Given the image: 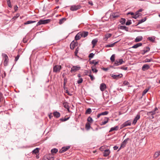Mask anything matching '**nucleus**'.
I'll use <instances>...</instances> for the list:
<instances>
[{"instance_id":"1","label":"nucleus","mask_w":160,"mask_h":160,"mask_svg":"<svg viewBox=\"0 0 160 160\" xmlns=\"http://www.w3.org/2000/svg\"><path fill=\"white\" fill-rule=\"evenodd\" d=\"M158 108H156L153 111L148 112L147 115L149 116L150 118L153 119L154 118V115L156 113H158Z\"/></svg>"},{"instance_id":"2","label":"nucleus","mask_w":160,"mask_h":160,"mask_svg":"<svg viewBox=\"0 0 160 160\" xmlns=\"http://www.w3.org/2000/svg\"><path fill=\"white\" fill-rule=\"evenodd\" d=\"M120 14L118 12H112L110 15V17L112 19H114L119 17Z\"/></svg>"},{"instance_id":"3","label":"nucleus","mask_w":160,"mask_h":160,"mask_svg":"<svg viewBox=\"0 0 160 160\" xmlns=\"http://www.w3.org/2000/svg\"><path fill=\"white\" fill-rule=\"evenodd\" d=\"M50 21V19L40 20L37 23V25H39L41 24H45L48 23Z\"/></svg>"},{"instance_id":"4","label":"nucleus","mask_w":160,"mask_h":160,"mask_svg":"<svg viewBox=\"0 0 160 160\" xmlns=\"http://www.w3.org/2000/svg\"><path fill=\"white\" fill-rule=\"evenodd\" d=\"M81 8V6L79 5H74L70 7V9L72 11H75L80 9Z\"/></svg>"},{"instance_id":"5","label":"nucleus","mask_w":160,"mask_h":160,"mask_svg":"<svg viewBox=\"0 0 160 160\" xmlns=\"http://www.w3.org/2000/svg\"><path fill=\"white\" fill-rule=\"evenodd\" d=\"M61 68V66L60 65H55L53 67V71L55 72H59L60 71Z\"/></svg>"},{"instance_id":"6","label":"nucleus","mask_w":160,"mask_h":160,"mask_svg":"<svg viewBox=\"0 0 160 160\" xmlns=\"http://www.w3.org/2000/svg\"><path fill=\"white\" fill-rule=\"evenodd\" d=\"M2 56L4 59L3 64L4 66H7L8 61V57L7 55L5 53H2Z\"/></svg>"},{"instance_id":"7","label":"nucleus","mask_w":160,"mask_h":160,"mask_svg":"<svg viewBox=\"0 0 160 160\" xmlns=\"http://www.w3.org/2000/svg\"><path fill=\"white\" fill-rule=\"evenodd\" d=\"M130 139L129 138H127L125 139L122 143L121 146L119 149V150L121 148H124L125 146L128 143V142L129 140Z\"/></svg>"},{"instance_id":"8","label":"nucleus","mask_w":160,"mask_h":160,"mask_svg":"<svg viewBox=\"0 0 160 160\" xmlns=\"http://www.w3.org/2000/svg\"><path fill=\"white\" fill-rule=\"evenodd\" d=\"M81 67L78 66H73L71 68V72L72 73L75 72L80 69Z\"/></svg>"},{"instance_id":"9","label":"nucleus","mask_w":160,"mask_h":160,"mask_svg":"<svg viewBox=\"0 0 160 160\" xmlns=\"http://www.w3.org/2000/svg\"><path fill=\"white\" fill-rule=\"evenodd\" d=\"M124 62L123 60L122 59H119L118 60H116L115 61L114 65L115 66H117L122 64Z\"/></svg>"},{"instance_id":"10","label":"nucleus","mask_w":160,"mask_h":160,"mask_svg":"<svg viewBox=\"0 0 160 160\" xmlns=\"http://www.w3.org/2000/svg\"><path fill=\"white\" fill-rule=\"evenodd\" d=\"M131 124V122L130 120H128L124 122L123 124L121 126V128L123 127L130 126Z\"/></svg>"},{"instance_id":"11","label":"nucleus","mask_w":160,"mask_h":160,"mask_svg":"<svg viewBox=\"0 0 160 160\" xmlns=\"http://www.w3.org/2000/svg\"><path fill=\"white\" fill-rule=\"evenodd\" d=\"M110 76L113 78L114 79H117L119 78H122L123 75L122 74H120L118 75H114L113 74H111Z\"/></svg>"},{"instance_id":"12","label":"nucleus","mask_w":160,"mask_h":160,"mask_svg":"<svg viewBox=\"0 0 160 160\" xmlns=\"http://www.w3.org/2000/svg\"><path fill=\"white\" fill-rule=\"evenodd\" d=\"M107 88L106 85L104 83H101L100 86V89L102 92L103 91Z\"/></svg>"},{"instance_id":"13","label":"nucleus","mask_w":160,"mask_h":160,"mask_svg":"<svg viewBox=\"0 0 160 160\" xmlns=\"http://www.w3.org/2000/svg\"><path fill=\"white\" fill-rule=\"evenodd\" d=\"M70 148V147L69 146H67L66 147H62L61 149L59 151V152L60 153H62L67 150L68 149Z\"/></svg>"},{"instance_id":"14","label":"nucleus","mask_w":160,"mask_h":160,"mask_svg":"<svg viewBox=\"0 0 160 160\" xmlns=\"http://www.w3.org/2000/svg\"><path fill=\"white\" fill-rule=\"evenodd\" d=\"M140 115L138 114H137L136 117L134 118L132 124L134 125L135 124L136 122H137V121L140 119Z\"/></svg>"},{"instance_id":"15","label":"nucleus","mask_w":160,"mask_h":160,"mask_svg":"<svg viewBox=\"0 0 160 160\" xmlns=\"http://www.w3.org/2000/svg\"><path fill=\"white\" fill-rule=\"evenodd\" d=\"M104 151L103 152V156L104 157L108 156L110 152V150L108 149H106L104 150Z\"/></svg>"},{"instance_id":"16","label":"nucleus","mask_w":160,"mask_h":160,"mask_svg":"<svg viewBox=\"0 0 160 160\" xmlns=\"http://www.w3.org/2000/svg\"><path fill=\"white\" fill-rule=\"evenodd\" d=\"M81 35V37L83 38H85L87 37L88 35V32L87 31H83L80 32Z\"/></svg>"},{"instance_id":"17","label":"nucleus","mask_w":160,"mask_h":160,"mask_svg":"<svg viewBox=\"0 0 160 160\" xmlns=\"http://www.w3.org/2000/svg\"><path fill=\"white\" fill-rule=\"evenodd\" d=\"M150 68V67L149 65L148 64H144V65L142 68V69L143 71H145V70H148Z\"/></svg>"},{"instance_id":"18","label":"nucleus","mask_w":160,"mask_h":160,"mask_svg":"<svg viewBox=\"0 0 160 160\" xmlns=\"http://www.w3.org/2000/svg\"><path fill=\"white\" fill-rule=\"evenodd\" d=\"M112 36V34L111 33H107L106 34L104 38V40L105 41H107L108 39L110 38Z\"/></svg>"},{"instance_id":"19","label":"nucleus","mask_w":160,"mask_h":160,"mask_svg":"<svg viewBox=\"0 0 160 160\" xmlns=\"http://www.w3.org/2000/svg\"><path fill=\"white\" fill-rule=\"evenodd\" d=\"M142 37L141 36H139L137 37L135 39V42H138L140 41H141V40H142Z\"/></svg>"},{"instance_id":"20","label":"nucleus","mask_w":160,"mask_h":160,"mask_svg":"<svg viewBox=\"0 0 160 160\" xmlns=\"http://www.w3.org/2000/svg\"><path fill=\"white\" fill-rule=\"evenodd\" d=\"M64 107L67 109L68 111L69 112V107L68 105V104L67 102H64L63 103Z\"/></svg>"},{"instance_id":"21","label":"nucleus","mask_w":160,"mask_h":160,"mask_svg":"<svg viewBox=\"0 0 160 160\" xmlns=\"http://www.w3.org/2000/svg\"><path fill=\"white\" fill-rule=\"evenodd\" d=\"M142 43H139L133 45L132 47V48H136L138 47L141 46L142 45Z\"/></svg>"},{"instance_id":"22","label":"nucleus","mask_w":160,"mask_h":160,"mask_svg":"<svg viewBox=\"0 0 160 160\" xmlns=\"http://www.w3.org/2000/svg\"><path fill=\"white\" fill-rule=\"evenodd\" d=\"M81 35L80 32L78 33L75 37V39L76 40H79L81 38Z\"/></svg>"},{"instance_id":"23","label":"nucleus","mask_w":160,"mask_h":160,"mask_svg":"<svg viewBox=\"0 0 160 160\" xmlns=\"http://www.w3.org/2000/svg\"><path fill=\"white\" fill-rule=\"evenodd\" d=\"M98 41V40L97 38L93 39L92 41V43L93 45V47H94Z\"/></svg>"},{"instance_id":"24","label":"nucleus","mask_w":160,"mask_h":160,"mask_svg":"<svg viewBox=\"0 0 160 160\" xmlns=\"http://www.w3.org/2000/svg\"><path fill=\"white\" fill-rule=\"evenodd\" d=\"M118 128H119V127L118 126H116L115 127H112L111 128L110 130L109 131V132H110L113 131L117 130H118Z\"/></svg>"},{"instance_id":"25","label":"nucleus","mask_w":160,"mask_h":160,"mask_svg":"<svg viewBox=\"0 0 160 160\" xmlns=\"http://www.w3.org/2000/svg\"><path fill=\"white\" fill-rule=\"evenodd\" d=\"M53 116L54 117L57 118H58L60 117V113L57 112H53Z\"/></svg>"},{"instance_id":"26","label":"nucleus","mask_w":160,"mask_h":160,"mask_svg":"<svg viewBox=\"0 0 160 160\" xmlns=\"http://www.w3.org/2000/svg\"><path fill=\"white\" fill-rule=\"evenodd\" d=\"M98 62L96 61V60H93L90 62V63L91 64H93V65L92 66H95L96 67V65L98 64Z\"/></svg>"},{"instance_id":"27","label":"nucleus","mask_w":160,"mask_h":160,"mask_svg":"<svg viewBox=\"0 0 160 160\" xmlns=\"http://www.w3.org/2000/svg\"><path fill=\"white\" fill-rule=\"evenodd\" d=\"M159 155H160V151H158L155 153L154 157L155 158H157Z\"/></svg>"},{"instance_id":"28","label":"nucleus","mask_w":160,"mask_h":160,"mask_svg":"<svg viewBox=\"0 0 160 160\" xmlns=\"http://www.w3.org/2000/svg\"><path fill=\"white\" fill-rule=\"evenodd\" d=\"M118 42H116L111 44H107L105 46V47L107 48L112 47L114 46L115 44Z\"/></svg>"},{"instance_id":"29","label":"nucleus","mask_w":160,"mask_h":160,"mask_svg":"<svg viewBox=\"0 0 160 160\" xmlns=\"http://www.w3.org/2000/svg\"><path fill=\"white\" fill-rule=\"evenodd\" d=\"M105 118L106 120H105L104 121L102 122L101 123V125H104L108 122L109 118Z\"/></svg>"},{"instance_id":"30","label":"nucleus","mask_w":160,"mask_h":160,"mask_svg":"<svg viewBox=\"0 0 160 160\" xmlns=\"http://www.w3.org/2000/svg\"><path fill=\"white\" fill-rule=\"evenodd\" d=\"M91 72L90 71L88 74L87 75L90 77V79L92 81H93L95 79L94 77L91 74Z\"/></svg>"},{"instance_id":"31","label":"nucleus","mask_w":160,"mask_h":160,"mask_svg":"<svg viewBox=\"0 0 160 160\" xmlns=\"http://www.w3.org/2000/svg\"><path fill=\"white\" fill-rule=\"evenodd\" d=\"M146 20V18H143L140 20H139L137 24V25H138L144 22Z\"/></svg>"},{"instance_id":"32","label":"nucleus","mask_w":160,"mask_h":160,"mask_svg":"<svg viewBox=\"0 0 160 160\" xmlns=\"http://www.w3.org/2000/svg\"><path fill=\"white\" fill-rule=\"evenodd\" d=\"M92 70L94 72L96 73L98 72V70L96 69V67L95 66H92Z\"/></svg>"},{"instance_id":"33","label":"nucleus","mask_w":160,"mask_h":160,"mask_svg":"<svg viewBox=\"0 0 160 160\" xmlns=\"http://www.w3.org/2000/svg\"><path fill=\"white\" fill-rule=\"evenodd\" d=\"M120 29L122 30H125L126 31H128V28L125 26H121L120 28Z\"/></svg>"},{"instance_id":"34","label":"nucleus","mask_w":160,"mask_h":160,"mask_svg":"<svg viewBox=\"0 0 160 160\" xmlns=\"http://www.w3.org/2000/svg\"><path fill=\"white\" fill-rule=\"evenodd\" d=\"M90 123H87L85 125L86 128L87 130H89L90 128Z\"/></svg>"},{"instance_id":"35","label":"nucleus","mask_w":160,"mask_h":160,"mask_svg":"<svg viewBox=\"0 0 160 160\" xmlns=\"http://www.w3.org/2000/svg\"><path fill=\"white\" fill-rule=\"evenodd\" d=\"M88 123H92L93 122V120L92 119V118L90 117H89L88 118Z\"/></svg>"},{"instance_id":"36","label":"nucleus","mask_w":160,"mask_h":160,"mask_svg":"<svg viewBox=\"0 0 160 160\" xmlns=\"http://www.w3.org/2000/svg\"><path fill=\"white\" fill-rule=\"evenodd\" d=\"M125 22L126 19L124 18H122L120 21V22L122 25L125 23Z\"/></svg>"},{"instance_id":"37","label":"nucleus","mask_w":160,"mask_h":160,"mask_svg":"<svg viewBox=\"0 0 160 160\" xmlns=\"http://www.w3.org/2000/svg\"><path fill=\"white\" fill-rule=\"evenodd\" d=\"M150 50V48L148 47H146L143 50V54H145L146 52H148Z\"/></svg>"},{"instance_id":"38","label":"nucleus","mask_w":160,"mask_h":160,"mask_svg":"<svg viewBox=\"0 0 160 160\" xmlns=\"http://www.w3.org/2000/svg\"><path fill=\"white\" fill-rule=\"evenodd\" d=\"M150 88H148V89L147 88V89H144L142 93V95L143 96L146 93L148 92V91L149 89Z\"/></svg>"},{"instance_id":"39","label":"nucleus","mask_w":160,"mask_h":160,"mask_svg":"<svg viewBox=\"0 0 160 160\" xmlns=\"http://www.w3.org/2000/svg\"><path fill=\"white\" fill-rule=\"evenodd\" d=\"M66 20V19L65 18H63L59 20V23L60 24H62L64 21H65Z\"/></svg>"},{"instance_id":"40","label":"nucleus","mask_w":160,"mask_h":160,"mask_svg":"<svg viewBox=\"0 0 160 160\" xmlns=\"http://www.w3.org/2000/svg\"><path fill=\"white\" fill-rule=\"evenodd\" d=\"M91 112H92L91 109L90 108H88L86 111L85 113L87 114H89Z\"/></svg>"},{"instance_id":"41","label":"nucleus","mask_w":160,"mask_h":160,"mask_svg":"<svg viewBox=\"0 0 160 160\" xmlns=\"http://www.w3.org/2000/svg\"><path fill=\"white\" fill-rule=\"evenodd\" d=\"M39 152V150L38 148H36L33 150L32 151V152L33 154H37Z\"/></svg>"},{"instance_id":"42","label":"nucleus","mask_w":160,"mask_h":160,"mask_svg":"<svg viewBox=\"0 0 160 160\" xmlns=\"http://www.w3.org/2000/svg\"><path fill=\"white\" fill-rule=\"evenodd\" d=\"M115 55L113 54L112 55L111 57L110 58V60L112 62H113L115 61Z\"/></svg>"},{"instance_id":"43","label":"nucleus","mask_w":160,"mask_h":160,"mask_svg":"<svg viewBox=\"0 0 160 160\" xmlns=\"http://www.w3.org/2000/svg\"><path fill=\"white\" fill-rule=\"evenodd\" d=\"M36 22L35 21H28L24 23L25 24H28Z\"/></svg>"},{"instance_id":"44","label":"nucleus","mask_w":160,"mask_h":160,"mask_svg":"<svg viewBox=\"0 0 160 160\" xmlns=\"http://www.w3.org/2000/svg\"><path fill=\"white\" fill-rule=\"evenodd\" d=\"M58 151V150L56 148H53L51 150V152L52 153H56Z\"/></svg>"},{"instance_id":"45","label":"nucleus","mask_w":160,"mask_h":160,"mask_svg":"<svg viewBox=\"0 0 160 160\" xmlns=\"http://www.w3.org/2000/svg\"><path fill=\"white\" fill-rule=\"evenodd\" d=\"M148 39L151 41L153 42L155 41V38L152 37H149L148 38Z\"/></svg>"},{"instance_id":"46","label":"nucleus","mask_w":160,"mask_h":160,"mask_svg":"<svg viewBox=\"0 0 160 160\" xmlns=\"http://www.w3.org/2000/svg\"><path fill=\"white\" fill-rule=\"evenodd\" d=\"M132 24V22L131 20H128L126 23V25H129Z\"/></svg>"},{"instance_id":"47","label":"nucleus","mask_w":160,"mask_h":160,"mask_svg":"<svg viewBox=\"0 0 160 160\" xmlns=\"http://www.w3.org/2000/svg\"><path fill=\"white\" fill-rule=\"evenodd\" d=\"M76 44H77L76 43L74 44V42H72L70 44L71 48L72 49H72H73L75 47V45H76Z\"/></svg>"},{"instance_id":"48","label":"nucleus","mask_w":160,"mask_h":160,"mask_svg":"<svg viewBox=\"0 0 160 160\" xmlns=\"http://www.w3.org/2000/svg\"><path fill=\"white\" fill-rule=\"evenodd\" d=\"M7 4L8 5V6L10 8H11L12 7L11 1L10 0H7Z\"/></svg>"},{"instance_id":"49","label":"nucleus","mask_w":160,"mask_h":160,"mask_svg":"<svg viewBox=\"0 0 160 160\" xmlns=\"http://www.w3.org/2000/svg\"><path fill=\"white\" fill-rule=\"evenodd\" d=\"M108 113V112L107 111H106L104 112L101 113V116L106 115H107Z\"/></svg>"},{"instance_id":"50","label":"nucleus","mask_w":160,"mask_h":160,"mask_svg":"<svg viewBox=\"0 0 160 160\" xmlns=\"http://www.w3.org/2000/svg\"><path fill=\"white\" fill-rule=\"evenodd\" d=\"M83 81V79L82 78H80L77 81L78 83L79 84L81 83Z\"/></svg>"},{"instance_id":"51","label":"nucleus","mask_w":160,"mask_h":160,"mask_svg":"<svg viewBox=\"0 0 160 160\" xmlns=\"http://www.w3.org/2000/svg\"><path fill=\"white\" fill-rule=\"evenodd\" d=\"M151 61V59L148 58H146L144 61V62H150Z\"/></svg>"},{"instance_id":"52","label":"nucleus","mask_w":160,"mask_h":160,"mask_svg":"<svg viewBox=\"0 0 160 160\" xmlns=\"http://www.w3.org/2000/svg\"><path fill=\"white\" fill-rule=\"evenodd\" d=\"M123 84L124 85H129V83L127 81H124L123 82Z\"/></svg>"},{"instance_id":"53","label":"nucleus","mask_w":160,"mask_h":160,"mask_svg":"<svg viewBox=\"0 0 160 160\" xmlns=\"http://www.w3.org/2000/svg\"><path fill=\"white\" fill-rule=\"evenodd\" d=\"M94 56V54L93 53H91L89 54V57L91 58H92Z\"/></svg>"},{"instance_id":"54","label":"nucleus","mask_w":160,"mask_h":160,"mask_svg":"<svg viewBox=\"0 0 160 160\" xmlns=\"http://www.w3.org/2000/svg\"><path fill=\"white\" fill-rule=\"evenodd\" d=\"M135 14L138 17L141 15V13H140L138 11L136 12Z\"/></svg>"},{"instance_id":"55","label":"nucleus","mask_w":160,"mask_h":160,"mask_svg":"<svg viewBox=\"0 0 160 160\" xmlns=\"http://www.w3.org/2000/svg\"><path fill=\"white\" fill-rule=\"evenodd\" d=\"M138 17L137 16V15L136 16V15L135 14H134V15H133L132 17V18H134V19H137L138 18Z\"/></svg>"},{"instance_id":"56","label":"nucleus","mask_w":160,"mask_h":160,"mask_svg":"<svg viewBox=\"0 0 160 160\" xmlns=\"http://www.w3.org/2000/svg\"><path fill=\"white\" fill-rule=\"evenodd\" d=\"M20 57V55H18L15 58V61H17L19 59V57Z\"/></svg>"},{"instance_id":"57","label":"nucleus","mask_w":160,"mask_h":160,"mask_svg":"<svg viewBox=\"0 0 160 160\" xmlns=\"http://www.w3.org/2000/svg\"><path fill=\"white\" fill-rule=\"evenodd\" d=\"M134 13L133 12H128L127 13V15H129V14H130L132 15V16L134 15Z\"/></svg>"},{"instance_id":"58","label":"nucleus","mask_w":160,"mask_h":160,"mask_svg":"<svg viewBox=\"0 0 160 160\" xmlns=\"http://www.w3.org/2000/svg\"><path fill=\"white\" fill-rule=\"evenodd\" d=\"M69 117H68L67 118H64L63 119V120H62V121H66L67 120H68L69 119Z\"/></svg>"},{"instance_id":"59","label":"nucleus","mask_w":160,"mask_h":160,"mask_svg":"<svg viewBox=\"0 0 160 160\" xmlns=\"http://www.w3.org/2000/svg\"><path fill=\"white\" fill-rule=\"evenodd\" d=\"M118 148V147L117 146H115L113 147V149L115 150H116Z\"/></svg>"},{"instance_id":"60","label":"nucleus","mask_w":160,"mask_h":160,"mask_svg":"<svg viewBox=\"0 0 160 160\" xmlns=\"http://www.w3.org/2000/svg\"><path fill=\"white\" fill-rule=\"evenodd\" d=\"M88 3L91 6H92L93 5V3L92 2V1H90L88 2Z\"/></svg>"},{"instance_id":"61","label":"nucleus","mask_w":160,"mask_h":160,"mask_svg":"<svg viewBox=\"0 0 160 160\" xmlns=\"http://www.w3.org/2000/svg\"><path fill=\"white\" fill-rule=\"evenodd\" d=\"M128 68L127 67H121V69L123 70H127V69Z\"/></svg>"},{"instance_id":"62","label":"nucleus","mask_w":160,"mask_h":160,"mask_svg":"<svg viewBox=\"0 0 160 160\" xmlns=\"http://www.w3.org/2000/svg\"><path fill=\"white\" fill-rule=\"evenodd\" d=\"M23 41L24 43H25L27 42V40L25 38H24L23 39Z\"/></svg>"},{"instance_id":"63","label":"nucleus","mask_w":160,"mask_h":160,"mask_svg":"<svg viewBox=\"0 0 160 160\" xmlns=\"http://www.w3.org/2000/svg\"><path fill=\"white\" fill-rule=\"evenodd\" d=\"M102 69L105 71H107L108 70V68H103Z\"/></svg>"},{"instance_id":"64","label":"nucleus","mask_w":160,"mask_h":160,"mask_svg":"<svg viewBox=\"0 0 160 160\" xmlns=\"http://www.w3.org/2000/svg\"><path fill=\"white\" fill-rule=\"evenodd\" d=\"M101 116V113L98 114L97 116V118H99Z\"/></svg>"}]
</instances>
